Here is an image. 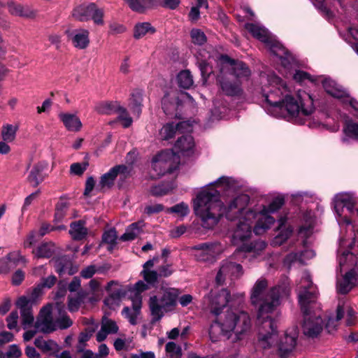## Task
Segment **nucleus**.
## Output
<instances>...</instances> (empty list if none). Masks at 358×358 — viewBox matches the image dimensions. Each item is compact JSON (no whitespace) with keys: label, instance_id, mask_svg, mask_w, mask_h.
<instances>
[{"label":"nucleus","instance_id":"1","mask_svg":"<svg viewBox=\"0 0 358 358\" xmlns=\"http://www.w3.org/2000/svg\"><path fill=\"white\" fill-rule=\"evenodd\" d=\"M239 184L231 177L222 176L216 181L202 188L193 200V208L205 228H213L220 217L224 216L234 221L245 217L258 219L254 232L264 234L274 223L270 214L280 209L284 203L282 196H277L268 205L257 204L249 206L250 196L238 193Z\"/></svg>","mask_w":358,"mask_h":358},{"label":"nucleus","instance_id":"2","mask_svg":"<svg viewBox=\"0 0 358 358\" xmlns=\"http://www.w3.org/2000/svg\"><path fill=\"white\" fill-rule=\"evenodd\" d=\"M260 82L264 108L268 113L299 124L310 117L315 107L308 93L299 92L296 96H292L286 83L274 73H262Z\"/></svg>","mask_w":358,"mask_h":358},{"label":"nucleus","instance_id":"3","mask_svg":"<svg viewBox=\"0 0 358 358\" xmlns=\"http://www.w3.org/2000/svg\"><path fill=\"white\" fill-rule=\"evenodd\" d=\"M281 289L280 287L268 289V281L261 278L255 282L250 291L251 303L257 308V320L262 323L258 341L264 349L271 348L277 341L276 325L271 314L280 305Z\"/></svg>","mask_w":358,"mask_h":358},{"label":"nucleus","instance_id":"4","mask_svg":"<svg viewBox=\"0 0 358 358\" xmlns=\"http://www.w3.org/2000/svg\"><path fill=\"white\" fill-rule=\"evenodd\" d=\"M297 292L299 303L304 315L303 332L308 337H317L322 332L324 324L320 315L315 313H312L313 305L316 302L318 293L309 273H303L297 285Z\"/></svg>","mask_w":358,"mask_h":358},{"label":"nucleus","instance_id":"5","mask_svg":"<svg viewBox=\"0 0 358 358\" xmlns=\"http://www.w3.org/2000/svg\"><path fill=\"white\" fill-rule=\"evenodd\" d=\"M251 327L248 313L243 310L230 308L223 316L217 318L210 325L209 335L215 342L223 336L233 342L241 340Z\"/></svg>","mask_w":358,"mask_h":358},{"label":"nucleus","instance_id":"6","mask_svg":"<svg viewBox=\"0 0 358 358\" xmlns=\"http://www.w3.org/2000/svg\"><path fill=\"white\" fill-rule=\"evenodd\" d=\"M212 59L217 61L222 73L225 71L228 74H232L234 80L247 79L250 75V69L242 62H234L226 55H211L206 50H201L197 56V62L204 80L213 73Z\"/></svg>","mask_w":358,"mask_h":358},{"label":"nucleus","instance_id":"7","mask_svg":"<svg viewBox=\"0 0 358 358\" xmlns=\"http://www.w3.org/2000/svg\"><path fill=\"white\" fill-rule=\"evenodd\" d=\"M180 292L178 289L162 285L157 294L150 296L149 308L153 322L160 320L164 313L173 309Z\"/></svg>","mask_w":358,"mask_h":358},{"label":"nucleus","instance_id":"8","mask_svg":"<svg viewBox=\"0 0 358 358\" xmlns=\"http://www.w3.org/2000/svg\"><path fill=\"white\" fill-rule=\"evenodd\" d=\"M355 199L351 194L341 193L335 196L334 199V210L339 224L351 223L350 217L357 214L358 209L355 208Z\"/></svg>","mask_w":358,"mask_h":358},{"label":"nucleus","instance_id":"9","mask_svg":"<svg viewBox=\"0 0 358 358\" xmlns=\"http://www.w3.org/2000/svg\"><path fill=\"white\" fill-rule=\"evenodd\" d=\"M245 29L252 35L262 42L264 43L270 51L278 58L281 59L282 63L285 66L282 55L287 54V50L275 38L270 34L268 31L259 24L250 23L245 24Z\"/></svg>","mask_w":358,"mask_h":358},{"label":"nucleus","instance_id":"10","mask_svg":"<svg viewBox=\"0 0 358 358\" xmlns=\"http://www.w3.org/2000/svg\"><path fill=\"white\" fill-rule=\"evenodd\" d=\"M72 324L69 317L64 312L63 305L57 303L54 308L51 305H46V333L57 329H67Z\"/></svg>","mask_w":358,"mask_h":358},{"label":"nucleus","instance_id":"11","mask_svg":"<svg viewBox=\"0 0 358 358\" xmlns=\"http://www.w3.org/2000/svg\"><path fill=\"white\" fill-rule=\"evenodd\" d=\"M179 164V156L171 150H164L155 155L152 160V169L156 176L171 173Z\"/></svg>","mask_w":358,"mask_h":358},{"label":"nucleus","instance_id":"12","mask_svg":"<svg viewBox=\"0 0 358 358\" xmlns=\"http://www.w3.org/2000/svg\"><path fill=\"white\" fill-rule=\"evenodd\" d=\"M45 223H42L38 230L31 231L23 242L24 248H32L34 258H45Z\"/></svg>","mask_w":358,"mask_h":358},{"label":"nucleus","instance_id":"13","mask_svg":"<svg viewBox=\"0 0 358 358\" xmlns=\"http://www.w3.org/2000/svg\"><path fill=\"white\" fill-rule=\"evenodd\" d=\"M230 299V294L227 289H222L220 291H211L204 298L203 304L213 314L217 315L229 303Z\"/></svg>","mask_w":358,"mask_h":358},{"label":"nucleus","instance_id":"14","mask_svg":"<svg viewBox=\"0 0 358 358\" xmlns=\"http://www.w3.org/2000/svg\"><path fill=\"white\" fill-rule=\"evenodd\" d=\"M258 219H245V217L238 218L235 220L236 222V226L231 230V238L234 245H238L250 239L252 234V229L254 230L255 225L253 222Z\"/></svg>","mask_w":358,"mask_h":358},{"label":"nucleus","instance_id":"15","mask_svg":"<svg viewBox=\"0 0 358 358\" xmlns=\"http://www.w3.org/2000/svg\"><path fill=\"white\" fill-rule=\"evenodd\" d=\"M322 83L327 94L334 98L340 99L345 104H349L352 108L358 109V101L352 99L342 86L330 78H324Z\"/></svg>","mask_w":358,"mask_h":358},{"label":"nucleus","instance_id":"16","mask_svg":"<svg viewBox=\"0 0 358 358\" xmlns=\"http://www.w3.org/2000/svg\"><path fill=\"white\" fill-rule=\"evenodd\" d=\"M194 256L198 261L213 262L224 250V247L219 243H203L194 248Z\"/></svg>","mask_w":358,"mask_h":358},{"label":"nucleus","instance_id":"17","mask_svg":"<svg viewBox=\"0 0 358 358\" xmlns=\"http://www.w3.org/2000/svg\"><path fill=\"white\" fill-rule=\"evenodd\" d=\"M243 273V268L241 264L226 259L222 261L219 271L215 277V281L218 285H222L232 276L238 277Z\"/></svg>","mask_w":358,"mask_h":358},{"label":"nucleus","instance_id":"18","mask_svg":"<svg viewBox=\"0 0 358 358\" xmlns=\"http://www.w3.org/2000/svg\"><path fill=\"white\" fill-rule=\"evenodd\" d=\"M298 331L296 327L288 329L278 343V352L282 357H286L295 349L297 344Z\"/></svg>","mask_w":358,"mask_h":358},{"label":"nucleus","instance_id":"19","mask_svg":"<svg viewBox=\"0 0 358 358\" xmlns=\"http://www.w3.org/2000/svg\"><path fill=\"white\" fill-rule=\"evenodd\" d=\"M187 93L178 92L176 91L171 92L166 94L162 99V109L167 115L175 114L177 116L176 112L182 104L183 99L187 97Z\"/></svg>","mask_w":358,"mask_h":358},{"label":"nucleus","instance_id":"20","mask_svg":"<svg viewBox=\"0 0 358 358\" xmlns=\"http://www.w3.org/2000/svg\"><path fill=\"white\" fill-rule=\"evenodd\" d=\"M282 57L284 59V63L285 64V66L282 63L281 59L278 58L279 62L283 66V68L286 70H287V72L285 73V76L289 77L292 76L293 78L296 81L299 83H302L306 80L310 81V82H316L317 79L312 77L310 75L307 73L306 72L302 71H296L294 73H293L291 70L293 69L296 64H295V60L294 57L287 51V54L282 55Z\"/></svg>","mask_w":358,"mask_h":358},{"label":"nucleus","instance_id":"21","mask_svg":"<svg viewBox=\"0 0 358 358\" xmlns=\"http://www.w3.org/2000/svg\"><path fill=\"white\" fill-rule=\"evenodd\" d=\"M232 74H228L225 71L218 76L217 80L220 83L222 92L228 96L238 95L241 92L240 81L234 80Z\"/></svg>","mask_w":358,"mask_h":358},{"label":"nucleus","instance_id":"22","mask_svg":"<svg viewBox=\"0 0 358 358\" xmlns=\"http://www.w3.org/2000/svg\"><path fill=\"white\" fill-rule=\"evenodd\" d=\"M266 244L263 241H257L250 244L241 246L234 254L233 258L256 257L266 248Z\"/></svg>","mask_w":358,"mask_h":358},{"label":"nucleus","instance_id":"23","mask_svg":"<svg viewBox=\"0 0 358 358\" xmlns=\"http://www.w3.org/2000/svg\"><path fill=\"white\" fill-rule=\"evenodd\" d=\"M106 290L109 296L105 299L104 303L110 309H114L120 305L122 297L125 295V290L117 282L110 281L108 283Z\"/></svg>","mask_w":358,"mask_h":358},{"label":"nucleus","instance_id":"24","mask_svg":"<svg viewBox=\"0 0 358 358\" xmlns=\"http://www.w3.org/2000/svg\"><path fill=\"white\" fill-rule=\"evenodd\" d=\"M192 125L189 121H184L177 123H169L165 124L159 131V137L162 140H169L174 136L177 131L190 132Z\"/></svg>","mask_w":358,"mask_h":358},{"label":"nucleus","instance_id":"25","mask_svg":"<svg viewBox=\"0 0 358 358\" xmlns=\"http://www.w3.org/2000/svg\"><path fill=\"white\" fill-rule=\"evenodd\" d=\"M130 172V169L125 165H117L110 169L107 173L103 174L100 180L99 185L103 187H111L118 175H122L126 177Z\"/></svg>","mask_w":358,"mask_h":358},{"label":"nucleus","instance_id":"26","mask_svg":"<svg viewBox=\"0 0 358 358\" xmlns=\"http://www.w3.org/2000/svg\"><path fill=\"white\" fill-rule=\"evenodd\" d=\"M16 306L20 309L22 323L24 329L31 326L34 323V315L32 313V305L29 304V300L25 296H21L16 301Z\"/></svg>","mask_w":358,"mask_h":358},{"label":"nucleus","instance_id":"27","mask_svg":"<svg viewBox=\"0 0 358 358\" xmlns=\"http://www.w3.org/2000/svg\"><path fill=\"white\" fill-rule=\"evenodd\" d=\"M71 42L73 46L78 49L83 50L90 44V32L85 29L74 30L71 34Z\"/></svg>","mask_w":358,"mask_h":358},{"label":"nucleus","instance_id":"28","mask_svg":"<svg viewBox=\"0 0 358 358\" xmlns=\"http://www.w3.org/2000/svg\"><path fill=\"white\" fill-rule=\"evenodd\" d=\"M355 110V115L358 117V109ZM343 136L341 141L343 143L348 144L351 140L358 141V124L352 120L347 121L343 127Z\"/></svg>","mask_w":358,"mask_h":358},{"label":"nucleus","instance_id":"29","mask_svg":"<svg viewBox=\"0 0 358 358\" xmlns=\"http://www.w3.org/2000/svg\"><path fill=\"white\" fill-rule=\"evenodd\" d=\"M194 148V141L192 136L189 135L179 138L174 145V149L178 155L187 156L193 153Z\"/></svg>","mask_w":358,"mask_h":358},{"label":"nucleus","instance_id":"30","mask_svg":"<svg viewBox=\"0 0 358 358\" xmlns=\"http://www.w3.org/2000/svg\"><path fill=\"white\" fill-rule=\"evenodd\" d=\"M59 117L67 130L76 132L81 129L82 122L80 118L73 113H61Z\"/></svg>","mask_w":358,"mask_h":358},{"label":"nucleus","instance_id":"31","mask_svg":"<svg viewBox=\"0 0 358 358\" xmlns=\"http://www.w3.org/2000/svg\"><path fill=\"white\" fill-rule=\"evenodd\" d=\"M119 328L116 322L108 317H103L101 329L96 334V341L101 342L104 341L108 334H116Z\"/></svg>","mask_w":358,"mask_h":358},{"label":"nucleus","instance_id":"32","mask_svg":"<svg viewBox=\"0 0 358 358\" xmlns=\"http://www.w3.org/2000/svg\"><path fill=\"white\" fill-rule=\"evenodd\" d=\"M141 308V299L140 297L132 299V308L125 307L122 311V315L128 319L129 322L134 325L137 323V317Z\"/></svg>","mask_w":358,"mask_h":358},{"label":"nucleus","instance_id":"33","mask_svg":"<svg viewBox=\"0 0 358 358\" xmlns=\"http://www.w3.org/2000/svg\"><path fill=\"white\" fill-rule=\"evenodd\" d=\"M355 281L356 278L355 272L352 271L348 272L342 278L338 280V292L341 294L348 293L355 286Z\"/></svg>","mask_w":358,"mask_h":358},{"label":"nucleus","instance_id":"34","mask_svg":"<svg viewBox=\"0 0 358 358\" xmlns=\"http://www.w3.org/2000/svg\"><path fill=\"white\" fill-rule=\"evenodd\" d=\"M315 255V253L313 250L306 248L300 254L295 252L289 254L285 259V264L290 265L292 262H299L300 263L304 264L307 260L313 258Z\"/></svg>","mask_w":358,"mask_h":358},{"label":"nucleus","instance_id":"35","mask_svg":"<svg viewBox=\"0 0 358 358\" xmlns=\"http://www.w3.org/2000/svg\"><path fill=\"white\" fill-rule=\"evenodd\" d=\"M156 29L149 22H138L134 27L133 36L135 39L139 40L146 36L152 35L155 33Z\"/></svg>","mask_w":358,"mask_h":358},{"label":"nucleus","instance_id":"36","mask_svg":"<svg viewBox=\"0 0 358 358\" xmlns=\"http://www.w3.org/2000/svg\"><path fill=\"white\" fill-rule=\"evenodd\" d=\"M129 7L134 11L143 13L145 10L152 8L157 0H124Z\"/></svg>","mask_w":358,"mask_h":358},{"label":"nucleus","instance_id":"37","mask_svg":"<svg viewBox=\"0 0 358 358\" xmlns=\"http://www.w3.org/2000/svg\"><path fill=\"white\" fill-rule=\"evenodd\" d=\"M303 220L305 221V224L300 227L299 235L301 238H308L313 233L314 224V215L313 212H307L303 216Z\"/></svg>","mask_w":358,"mask_h":358},{"label":"nucleus","instance_id":"38","mask_svg":"<svg viewBox=\"0 0 358 358\" xmlns=\"http://www.w3.org/2000/svg\"><path fill=\"white\" fill-rule=\"evenodd\" d=\"M87 231L85 222L79 220L71 223L69 234L73 239L80 241L87 236Z\"/></svg>","mask_w":358,"mask_h":358},{"label":"nucleus","instance_id":"39","mask_svg":"<svg viewBox=\"0 0 358 358\" xmlns=\"http://www.w3.org/2000/svg\"><path fill=\"white\" fill-rule=\"evenodd\" d=\"M93 3L87 5H80L72 11V16L80 22H86L90 20L91 8Z\"/></svg>","mask_w":358,"mask_h":358},{"label":"nucleus","instance_id":"40","mask_svg":"<svg viewBox=\"0 0 358 358\" xmlns=\"http://www.w3.org/2000/svg\"><path fill=\"white\" fill-rule=\"evenodd\" d=\"M43 165L38 164L35 165L30 171L27 180L32 187H37L43 180Z\"/></svg>","mask_w":358,"mask_h":358},{"label":"nucleus","instance_id":"41","mask_svg":"<svg viewBox=\"0 0 358 358\" xmlns=\"http://www.w3.org/2000/svg\"><path fill=\"white\" fill-rule=\"evenodd\" d=\"M144 226L143 221L131 224L127 229L124 234L122 235L120 239L124 241H132L135 239L141 233Z\"/></svg>","mask_w":358,"mask_h":358},{"label":"nucleus","instance_id":"42","mask_svg":"<svg viewBox=\"0 0 358 358\" xmlns=\"http://www.w3.org/2000/svg\"><path fill=\"white\" fill-rule=\"evenodd\" d=\"M344 312V304L339 303L337 307L336 319L329 318L326 324V329L329 333L336 329L338 326V321L343 317Z\"/></svg>","mask_w":358,"mask_h":358},{"label":"nucleus","instance_id":"43","mask_svg":"<svg viewBox=\"0 0 358 358\" xmlns=\"http://www.w3.org/2000/svg\"><path fill=\"white\" fill-rule=\"evenodd\" d=\"M166 213H173L180 218H183L189 214V208L187 203L181 202L171 208H166Z\"/></svg>","mask_w":358,"mask_h":358},{"label":"nucleus","instance_id":"44","mask_svg":"<svg viewBox=\"0 0 358 358\" xmlns=\"http://www.w3.org/2000/svg\"><path fill=\"white\" fill-rule=\"evenodd\" d=\"M177 79L179 86L185 89H189L194 83L192 76L188 70L180 71L178 75Z\"/></svg>","mask_w":358,"mask_h":358},{"label":"nucleus","instance_id":"45","mask_svg":"<svg viewBox=\"0 0 358 358\" xmlns=\"http://www.w3.org/2000/svg\"><path fill=\"white\" fill-rule=\"evenodd\" d=\"M104 10L99 8L95 3H93L91 8L90 19L92 20L94 23L98 26H103L104 24Z\"/></svg>","mask_w":358,"mask_h":358},{"label":"nucleus","instance_id":"46","mask_svg":"<svg viewBox=\"0 0 358 358\" xmlns=\"http://www.w3.org/2000/svg\"><path fill=\"white\" fill-rule=\"evenodd\" d=\"M120 104L116 102L101 103L96 106V111L103 115L115 114Z\"/></svg>","mask_w":358,"mask_h":358},{"label":"nucleus","instance_id":"47","mask_svg":"<svg viewBox=\"0 0 358 358\" xmlns=\"http://www.w3.org/2000/svg\"><path fill=\"white\" fill-rule=\"evenodd\" d=\"M10 13L12 15H15L21 17H30L31 12L27 8H24L23 6L15 2H10L8 4Z\"/></svg>","mask_w":358,"mask_h":358},{"label":"nucleus","instance_id":"48","mask_svg":"<svg viewBox=\"0 0 358 358\" xmlns=\"http://www.w3.org/2000/svg\"><path fill=\"white\" fill-rule=\"evenodd\" d=\"M142 101L143 96L141 92H137L136 93L132 94L130 100V106L133 113L136 115L137 117H139L141 113Z\"/></svg>","mask_w":358,"mask_h":358},{"label":"nucleus","instance_id":"49","mask_svg":"<svg viewBox=\"0 0 358 358\" xmlns=\"http://www.w3.org/2000/svg\"><path fill=\"white\" fill-rule=\"evenodd\" d=\"M115 114L117 115V119L122 122L124 127L127 128L132 124V118L129 115L125 108L120 106Z\"/></svg>","mask_w":358,"mask_h":358},{"label":"nucleus","instance_id":"50","mask_svg":"<svg viewBox=\"0 0 358 358\" xmlns=\"http://www.w3.org/2000/svg\"><path fill=\"white\" fill-rule=\"evenodd\" d=\"M97 328L98 325L96 324H92V325L87 327L84 331L80 334L78 337L79 343L82 345H84L92 337Z\"/></svg>","mask_w":358,"mask_h":358},{"label":"nucleus","instance_id":"51","mask_svg":"<svg viewBox=\"0 0 358 358\" xmlns=\"http://www.w3.org/2000/svg\"><path fill=\"white\" fill-rule=\"evenodd\" d=\"M45 287V277H41V282L35 287L30 295L29 304H34L36 302L38 298L41 295L43 288Z\"/></svg>","mask_w":358,"mask_h":358},{"label":"nucleus","instance_id":"52","mask_svg":"<svg viewBox=\"0 0 358 358\" xmlns=\"http://www.w3.org/2000/svg\"><path fill=\"white\" fill-rule=\"evenodd\" d=\"M166 352L170 358H181V348L174 342H169L166 345Z\"/></svg>","mask_w":358,"mask_h":358},{"label":"nucleus","instance_id":"53","mask_svg":"<svg viewBox=\"0 0 358 358\" xmlns=\"http://www.w3.org/2000/svg\"><path fill=\"white\" fill-rule=\"evenodd\" d=\"M68 208L69 205L66 201H60L57 203L55 213V220L56 222H59L63 219Z\"/></svg>","mask_w":358,"mask_h":358},{"label":"nucleus","instance_id":"54","mask_svg":"<svg viewBox=\"0 0 358 358\" xmlns=\"http://www.w3.org/2000/svg\"><path fill=\"white\" fill-rule=\"evenodd\" d=\"M192 41L194 44L203 45L206 42L205 34L198 29H194L191 31Z\"/></svg>","mask_w":358,"mask_h":358},{"label":"nucleus","instance_id":"55","mask_svg":"<svg viewBox=\"0 0 358 358\" xmlns=\"http://www.w3.org/2000/svg\"><path fill=\"white\" fill-rule=\"evenodd\" d=\"M149 287L148 285V284L145 283L142 280H139L138 281L135 285L133 287V288L131 289V294H134V296H131V299H135L136 297H140L141 299L142 300V298H141V293L147 289H148Z\"/></svg>","mask_w":358,"mask_h":358},{"label":"nucleus","instance_id":"56","mask_svg":"<svg viewBox=\"0 0 358 358\" xmlns=\"http://www.w3.org/2000/svg\"><path fill=\"white\" fill-rule=\"evenodd\" d=\"M16 129L11 124H7L2 129L1 134L3 141L11 142L15 139Z\"/></svg>","mask_w":358,"mask_h":358},{"label":"nucleus","instance_id":"57","mask_svg":"<svg viewBox=\"0 0 358 358\" xmlns=\"http://www.w3.org/2000/svg\"><path fill=\"white\" fill-rule=\"evenodd\" d=\"M126 27L120 23L113 22L109 24L108 33L110 35L122 34L126 31Z\"/></svg>","mask_w":358,"mask_h":358},{"label":"nucleus","instance_id":"58","mask_svg":"<svg viewBox=\"0 0 358 358\" xmlns=\"http://www.w3.org/2000/svg\"><path fill=\"white\" fill-rule=\"evenodd\" d=\"M141 274L143 277V279L147 282L148 284H153L155 283L158 278L159 273H157L155 271L152 270H143L141 271Z\"/></svg>","mask_w":358,"mask_h":358},{"label":"nucleus","instance_id":"59","mask_svg":"<svg viewBox=\"0 0 358 358\" xmlns=\"http://www.w3.org/2000/svg\"><path fill=\"white\" fill-rule=\"evenodd\" d=\"M41 190L38 189L25 198L24 204L21 209L22 215L24 213L25 211H27L28 207L31 204L32 201L39 196Z\"/></svg>","mask_w":358,"mask_h":358},{"label":"nucleus","instance_id":"60","mask_svg":"<svg viewBox=\"0 0 358 358\" xmlns=\"http://www.w3.org/2000/svg\"><path fill=\"white\" fill-rule=\"evenodd\" d=\"M35 327L38 329L40 331L45 333V305L41 308L38 318L35 323Z\"/></svg>","mask_w":358,"mask_h":358},{"label":"nucleus","instance_id":"61","mask_svg":"<svg viewBox=\"0 0 358 358\" xmlns=\"http://www.w3.org/2000/svg\"><path fill=\"white\" fill-rule=\"evenodd\" d=\"M354 256L352 253L349 251H344L343 254L338 257V263L341 269V272L342 271L343 267L345 265L347 260H350L352 262V264H354Z\"/></svg>","mask_w":358,"mask_h":358},{"label":"nucleus","instance_id":"62","mask_svg":"<svg viewBox=\"0 0 358 358\" xmlns=\"http://www.w3.org/2000/svg\"><path fill=\"white\" fill-rule=\"evenodd\" d=\"M18 313L17 310L12 311L6 317L7 327L9 329H13L17 327Z\"/></svg>","mask_w":358,"mask_h":358},{"label":"nucleus","instance_id":"63","mask_svg":"<svg viewBox=\"0 0 358 358\" xmlns=\"http://www.w3.org/2000/svg\"><path fill=\"white\" fill-rule=\"evenodd\" d=\"M25 273L21 269H17L12 275V284L15 286H18L24 280Z\"/></svg>","mask_w":358,"mask_h":358},{"label":"nucleus","instance_id":"64","mask_svg":"<svg viewBox=\"0 0 358 358\" xmlns=\"http://www.w3.org/2000/svg\"><path fill=\"white\" fill-rule=\"evenodd\" d=\"M117 239V233L115 229H110L103 234V241L108 244H114Z\"/></svg>","mask_w":358,"mask_h":358}]
</instances>
